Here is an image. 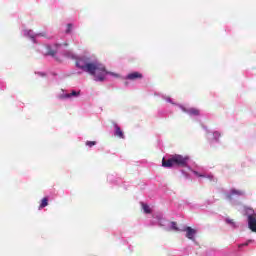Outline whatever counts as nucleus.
I'll return each mask as SVG.
<instances>
[{"label":"nucleus","mask_w":256,"mask_h":256,"mask_svg":"<svg viewBox=\"0 0 256 256\" xmlns=\"http://www.w3.org/2000/svg\"><path fill=\"white\" fill-rule=\"evenodd\" d=\"M77 69L84 71V73H89V75H93L94 81L97 83H103L105 81V77L110 75L114 79H122L125 80V76H122L119 73L109 72L105 69V66L96 59H91V57H84L77 61L76 63Z\"/></svg>","instance_id":"obj_1"},{"label":"nucleus","mask_w":256,"mask_h":256,"mask_svg":"<svg viewBox=\"0 0 256 256\" xmlns=\"http://www.w3.org/2000/svg\"><path fill=\"white\" fill-rule=\"evenodd\" d=\"M189 161H191V157L175 154L171 155L168 159L163 158L162 167L167 169H171V167H187L188 171H191L198 179H207L210 183H217V178L213 173L205 172L199 168L192 169L189 167Z\"/></svg>","instance_id":"obj_2"},{"label":"nucleus","mask_w":256,"mask_h":256,"mask_svg":"<svg viewBox=\"0 0 256 256\" xmlns=\"http://www.w3.org/2000/svg\"><path fill=\"white\" fill-rule=\"evenodd\" d=\"M224 197L230 205H239V198L247 197V192L245 189L231 188L224 193Z\"/></svg>","instance_id":"obj_3"},{"label":"nucleus","mask_w":256,"mask_h":256,"mask_svg":"<svg viewBox=\"0 0 256 256\" xmlns=\"http://www.w3.org/2000/svg\"><path fill=\"white\" fill-rule=\"evenodd\" d=\"M63 47V44H41L38 46V51L42 53V55H49L50 57H55L59 51H61V48Z\"/></svg>","instance_id":"obj_4"},{"label":"nucleus","mask_w":256,"mask_h":256,"mask_svg":"<svg viewBox=\"0 0 256 256\" xmlns=\"http://www.w3.org/2000/svg\"><path fill=\"white\" fill-rule=\"evenodd\" d=\"M202 129L206 132V138L208 139V143L211 147H215L221 143V132L217 130H208L207 126L201 123Z\"/></svg>","instance_id":"obj_5"},{"label":"nucleus","mask_w":256,"mask_h":256,"mask_svg":"<svg viewBox=\"0 0 256 256\" xmlns=\"http://www.w3.org/2000/svg\"><path fill=\"white\" fill-rule=\"evenodd\" d=\"M179 109H181L183 113H186V115L189 116L190 119H193V121L201 123V119H199V117H201V110L198 108L179 105Z\"/></svg>","instance_id":"obj_6"},{"label":"nucleus","mask_w":256,"mask_h":256,"mask_svg":"<svg viewBox=\"0 0 256 256\" xmlns=\"http://www.w3.org/2000/svg\"><path fill=\"white\" fill-rule=\"evenodd\" d=\"M169 220L163 217V213L157 212L153 214V219L151 221V225H159V227H163L166 231L169 230Z\"/></svg>","instance_id":"obj_7"},{"label":"nucleus","mask_w":256,"mask_h":256,"mask_svg":"<svg viewBox=\"0 0 256 256\" xmlns=\"http://www.w3.org/2000/svg\"><path fill=\"white\" fill-rule=\"evenodd\" d=\"M22 35L23 37L30 39L32 43H35V44L38 43L37 39H39V37H47V33L45 32L35 33L33 32V30H27V29L22 31Z\"/></svg>","instance_id":"obj_8"},{"label":"nucleus","mask_w":256,"mask_h":256,"mask_svg":"<svg viewBox=\"0 0 256 256\" xmlns=\"http://www.w3.org/2000/svg\"><path fill=\"white\" fill-rule=\"evenodd\" d=\"M180 231L186 233L187 239L190 241H195V235H197V230L191 228L190 226H182Z\"/></svg>","instance_id":"obj_9"},{"label":"nucleus","mask_w":256,"mask_h":256,"mask_svg":"<svg viewBox=\"0 0 256 256\" xmlns=\"http://www.w3.org/2000/svg\"><path fill=\"white\" fill-rule=\"evenodd\" d=\"M79 95H81V90H71L70 93H65V90H62V93L59 95V99H73L79 97Z\"/></svg>","instance_id":"obj_10"},{"label":"nucleus","mask_w":256,"mask_h":256,"mask_svg":"<svg viewBox=\"0 0 256 256\" xmlns=\"http://www.w3.org/2000/svg\"><path fill=\"white\" fill-rule=\"evenodd\" d=\"M139 79H143V74L138 71H134L124 76L125 81H137Z\"/></svg>","instance_id":"obj_11"},{"label":"nucleus","mask_w":256,"mask_h":256,"mask_svg":"<svg viewBox=\"0 0 256 256\" xmlns=\"http://www.w3.org/2000/svg\"><path fill=\"white\" fill-rule=\"evenodd\" d=\"M248 221V229L252 231V233H256V218L253 215H248L247 217Z\"/></svg>","instance_id":"obj_12"},{"label":"nucleus","mask_w":256,"mask_h":256,"mask_svg":"<svg viewBox=\"0 0 256 256\" xmlns=\"http://www.w3.org/2000/svg\"><path fill=\"white\" fill-rule=\"evenodd\" d=\"M63 56L66 57L67 59H75L76 61V67H77V61H79V59H83L84 57H89V56H81V57H77L75 55V53H73V51L71 50H66L63 52Z\"/></svg>","instance_id":"obj_13"},{"label":"nucleus","mask_w":256,"mask_h":256,"mask_svg":"<svg viewBox=\"0 0 256 256\" xmlns=\"http://www.w3.org/2000/svg\"><path fill=\"white\" fill-rule=\"evenodd\" d=\"M114 125V136L119 137V139H125V133H123V130H121V127L118 126L117 123H113Z\"/></svg>","instance_id":"obj_14"},{"label":"nucleus","mask_w":256,"mask_h":256,"mask_svg":"<svg viewBox=\"0 0 256 256\" xmlns=\"http://www.w3.org/2000/svg\"><path fill=\"white\" fill-rule=\"evenodd\" d=\"M160 98L165 101L166 103H170V105H174L175 107H179V105H183V104H179L177 102H175V100L173 98H171V96H167L165 94H161Z\"/></svg>","instance_id":"obj_15"},{"label":"nucleus","mask_w":256,"mask_h":256,"mask_svg":"<svg viewBox=\"0 0 256 256\" xmlns=\"http://www.w3.org/2000/svg\"><path fill=\"white\" fill-rule=\"evenodd\" d=\"M224 221H225L226 225H228L231 229H233V230L239 229V223L235 222L233 219L225 218Z\"/></svg>","instance_id":"obj_16"},{"label":"nucleus","mask_w":256,"mask_h":256,"mask_svg":"<svg viewBox=\"0 0 256 256\" xmlns=\"http://www.w3.org/2000/svg\"><path fill=\"white\" fill-rule=\"evenodd\" d=\"M49 206V197H44L41 201H40V205L38 207V210L41 211V209H45V207Z\"/></svg>","instance_id":"obj_17"},{"label":"nucleus","mask_w":256,"mask_h":256,"mask_svg":"<svg viewBox=\"0 0 256 256\" xmlns=\"http://www.w3.org/2000/svg\"><path fill=\"white\" fill-rule=\"evenodd\" d=\"M107 181L111 185H115V183H117V176H115V174H108Z\"/></svg>","instance_id":"obj_18"},{"label":"nucleus","mask_w":256,"mask_h":256,"mask_svg":"<svg viewBox=\"0 0 256 256\" xmlns=\"http://www.w3.org/2000/svg\"><path fill=\"white\" fill-rule=\"evenodd\" d=\"M168 231H181V227H177V222H169Z\"/></svg>","instance_id":"obj_19"},{"label":"nucleus","mask_w":256,"mask_h":256,"mask_svg":"<svg viewBox=\"0 0 256 256\" xmlns=\"http://www.w3.org/2000/svg\"><path fill=\"white\" fill-rule=\"evenodd\" d=\"M72 31H73V25L71 23H68L65 29L66 35H69L70 33H72Z\"/></svg>","instance_id":"obj_20"},{"label":"nucleus","mask_w":256,"mask_h":256,"mask_svg":"<svg viewBox=\"0 0 256 256\" xmlns=\"http://www.w3.org/2000/svg\"><path fill=\"white\" fill-rule=\"evenodd\" d=\"M142 209L144 211V213L149 214L151 213V207H149V205L142 203Z\"/></svg>","instance_id":"obj_21"},{"label":"nucleus","mask_w":256,"mask_h":256,"mask_svg":"<svg viewBox=\"0 0 256 256\" xmlns=\"http://www.w3.org/2000/svg\"><path fill=\"white\" fill-rule=\"evenodd\" d=\"M86 147H95L97 145V141H86L85 143Z\"/></svg>","instance_id":"obj_22"},{"label":"nucleus","mask_w":256,"mask_h":256,"mask_svg":"<svg viewBox=\"0 0 256 256\" xmlns=\"http://www.w3.org/2000/svg\"><path fill=\"white\" fill-rule=\"evenodd\" d=\"M6 89H7V84L5 83V81L0 80V90L5 91Z\"/></svg>","instance_id":"obj_23"},{"label":"nucleus","mask_w":256,"mask_h":256,"mask_svg":"<svg viewBox=\"0 0 256 256\" xmlns=\"http://www.w3.org/2000/svg\"><path fill=\"white\" fill-rule=\"evenodd\" d=\"M254 240H247L246 242L239 244V249H241V247H247L250 243H253Z\"/></svg>","instance_id":"obj_24"},{"label":"nucleus","mask_w":256,"mask_h":256,"mask_svg":"<svg viewBox=\"0 0 256 256\" xmlns=\"http://www.w3.org/2000/svg\"><path fill=\"white\" fill-rule=\"evenodd\" d=\"M182 175L185 177V179H191V175L187 173L185 170H181Z\"/></svg>","instance_id":"obj_25"},{"label":"nucleus","mask_w":256,"mask_h":256,"mask_svg":"<svg viewBox=\"0 0 256 256\" xmlns=\"http://www.w3.org/2000/svg\"><path fill=\"white\" fill-rule=\"evenodd\" d=\"M36 74L39 75V77H45L46 75L45 72H37Z\"/></svg>","instance_id":"obj_26"},{"label":"nucleus","mask_w":256,"mask_h":256,"mask_svg":"<svg viewBox=\"0 0 256 256\" xmlns=\"http://www.w3.org/2000/svg\"><path fill=\"white\" fill-rule=\"evenodd\" d=\"M129 249H130V251H133V249L131 248V246H129Z\"/></svg>","instance_id":"obj_27"},{"label":"nucleus","mask_w":256,"mask_h":256,"mask_svg":"<svg viewBox=\"0 0 256 256\" xmlns=\"http://www.w3.org/2000/svg\"><path fill=\"white\" fill-rule=\"evenodd\" d=\"M63 45H64L65 47H67V43H64Z\"/></svg>","instance_id":"obj_28"}]
</instances>
